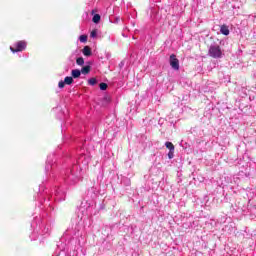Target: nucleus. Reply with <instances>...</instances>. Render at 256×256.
Segmentation results:
<instances>
[{"label":"nucleus","mask_w":256,"mask_h":256,"mask_svg":"<svg viewBox=\"0 0 256 256\" xmlns=\"http://www.w3.org/2000/svg\"><path fill=\"white\" fill-rule=\"evenodd\" d=\"M91 162V154L89 152L82 153L77 159V164H74L70 169L61 171L62 162L57 157V154L52 153L47 156L45 173L48 177L56 179L59 173L67 185H76L81 179V171L83 167H87Z\"/></svg>","instance_id":"obj_1"},{"label":"nucleus","mask_w":256,"mask_h":256,"mask_svg":"<svg viewBox=\"0 0 256 256\" xmlns=\"http://www.w3.org/2000/svg\"><path fill=\"white\" fill-rule=\"evenodd\" d=\"M38 207L43 209H49L53 211L55 201H65V188L59 185H55L52 189L45 187L41 184L37 194Z\"/></svg>","instance_id":"obj_2"},{"label":"nucleus","mask_w":256,"mask_h":256,"mask_svg":"<svg viewBox=\"0 0 256 256\" xmlns=\"http://www.w3.org/2000/svg\"><path fill=\"white\" fill-rule=\"evenodd\" d=\"M86 210V214L88 217H95L96 215H99L100 211H103L105 209V204L101 202L99 204V207H97V202L95 200H87L85 203H82L81 208Z\"/></svg>","instance_id":"obj_3"},{"label":"nucleus","mask_w":256,"mask_h":256,"mask_svg":"<svg viewBox=\"0 0 256 256\" xmlns=\"http://www.w3.org/2000/svg\"><path fill=\"white\" fill-rule=\"evenodd\" d=\"M39 218L35 217V220L31 223V227L40 235H47L51 233V223L46 218L42 219L41 222L37 223Z\"/></svg>","instance_id":"obj_4"},{"label":"nucleus","mask_w":256,"mask_h":256,"mask_svg":"<svg viewBox=\"0 0 256 256\" xmlns=\"http://www.w3.org/2000/svg\"><path fill=\"white\" fill-rule=\"evenodd\" d=\"M208 53L213 59H221L223 57V52L219 46H210Z\"/></svg>","instance_id":"obj_5"},{"label":"nucleus","mask_w":256,"mask_h":256,"mask_svg":"<svg viewBox=\"0 0 256 256\" xmlns=\"http://www.w3.org/2000/svg\"><path fill=\"white\" fill-rule=\"evenodd\" d=\"M25 49H27V42L23 40L16 42L14 47H10V51H12V53H19L21 51H25Z\"/></svg>","instance_id":"obj_6"},{"label":"nucleus","mask_w":256,"mask_h":256,"mask_svg":"<svg viewBox=\"0 0 256 256\" xmlns=\"http://www.w3.org/2000/svg\"><path fill=\"white\" fill-rule=\"evenodd\" d=\"M169 63L174 71H179V59H177V55L171 54Z\"/></svg>","instance_id":"obj_7"},{"label":"nucleus","mask_w":256,"mask_h":256,"mask_svg":"<svg viewBox=\"0 0 256 256\" xmlns=\"http://www.w3.org/2000/svg\"><path fill=\"white\" fill-rule=\"evenodd\" d=\"M36 199V207H38L39 209L42 210V212L44 213L43 216L47 215H51V213H53V210H49L47 207L46 208H43V206L39 207V202L37 201V196L35 197Z\"/></svg>","instance_id":"obj_8"},{"label":"nucleus","mask_w":256,"mask_h":256,"mask_svg":"<svg viewBox=\"0 0 256 256\" xmlns=\"http://www.w3.org/2000/svg\"><path fill=\"white\" fill-rule=\"evenodd\" d=\"M83 55H85V57H91L92 52H91V47L89 46H85L82 50Z\"/></svg>","instance_id":"obj_9"},{"label":"nucleus","mask_w":256,"mask_h":256,"mask_svg":"<svg viewBox=\"0 0 256 256\" xmlns=\"http://www.w3.org/2000/svg\"><path fill=\"white\" fill-rule=\"evenodd\" d=\"M220 33L222 34V35H229V26H227V25H222L221 27H220Z\"/></svg>","instance_id":"obj_10"},{"label":"nucleus","mask_w":256,"mask_h":256,"mask_svg":"<svg viewBox=\"0 0 256 256\" xmlns=\"http://www.w3.org/2000/svg\"><path fill=\"white\" fill-rule=\"evenodd\" d=\"M71 75L74 79H79V77H81V70L74 69L72 70Z\"/></svg>","instance_id":"obj_11"},{"label":"nucleus","mask_w":256,"mask_h":256,"mask_svg":"<svg viewBox=\"0 0 256 256\" xmlns=\"http://www.w3.org/2000/svg\"><path fill=\"white\" fill-rule=\"evenodd\" d=\"M81 73H83V75H89V73H91V66H84L81 69Z\"/></svg>","instance_id":"obj_12"},{"label":"nucleus","mask_w":256,"mask_h":256,"mask_svg":"<svg viewBox=\"0 0 256 256\" xmlns=\"http://www.w3.org/2000/svg\"><path fill=\"white\" fill-rule=\"evenodd\" d=\"M65 85H72L73 84V77L67 76L64 78Z\"/></svg>","instance_id":"obj_13"},{"label":"nucleus","mask_w":256,"mask_h":256,"mask_svg":"<svg viewBox=\"0 0 256 256\" xmlns=\"http://www.w3.org/2000/svg\"><path fill=\"white\" fill-rule=\"evenodd\" d=\"M110 102H111V97L110 96H104V98L102 100V104L104 106H107Z\"/></svg>","instance_id":"obj_14"},{"label":"nucleus","mask_w":256,"mask_h":256,"mask_svg":"<svg viewBox=\"0 0 256 256\" xmlns=\"http://www.w3.org/2000/svg\"><path fill=\"white\" fill-rule=\"evenodd\" d=\"M165 147L169 149V151H175V146L171 142H166Z\"/></svg>","instance_id":"obj_15"},{"label":"nucleus","mask_w":256,"mask_h":256,"mask_svg":"<svg viewBox=\"0 0 256 256\" xmlns=\"http://www.w3.org/2000/svg\"><path fill=\"white\" fill-rule=\"evenodd\" d=\"M93 23H99L101 21V15L95 14L92 18Z\"/></svg>","instance_id":"obj_16"},{"label":"nucleus","mask_w":256,"mask_h":256,"mask_svg":"<svg viewBox=\"0 0 256 256\" xmlns=\"http://www.w3.org/2000/svg\"><path fill=\"white\" fill-rule=\"evenodd\" d=\"M76 63L77 65H85V59H83V57H79L76 59Z\"/></svg>","instance_id":"obj_17"},{"label":"nucleus","mask_w":256,"mask_h":256,"mask_svg":"<svg viewBox=\"0 0 256 256\" xmlns=\"http://www.w3.org/2000/svg\"><path fill=\"white\" fill-rule=\"evenodd\" d=\"M89 85H97V78H90L88 80Z\"/></svg>","instance_id":"obj_18"},{"label":"nucleus","mask_w":256,"mask_h":256,"mask_svg":"<svg viewBox=\"0 0 256 256\" xmlns=\"http://www.w3.org/2000/svg\"><path fill=\"white\" fill-rule=\"evenodd\" d=\"M180 147L184 148V149H188L189 144L183 140H181L180 142Z\"/></svg>","instance_id":"obj_19"},{"label":"nucleus","mask_w":256,"mask_h":256,"mask_svg":"<svg viewBox=\"0 0 256 256\" xmlns=\"http://www.w3.org/2000/svg\"><path fill=\"white\" fill-rule=\"evenodd\" d=\"M107 87H108V85H107V83H100V89H101V91H107Z\"/></svg>","instance_id":"obj_20"},{"label":"nucleus","mask_w":256,"mask_h":256,"mask_svg":"<svg viewBox=\"0 0 256 256\" xmlns=\"http://www.w3.org/2000/svg\"><path fill=\"white\" fill-rule=\"evenodd\" d=\"M173 157H175V150H169L168 159H173Z\"/></svg>","instance_id":"obj_21"},{"label":"nucleus","mask_w":256,"mask_h":256,"mask_svg":"<svg viewBox=\"0 0 256 256\" xmlns=\"http://www.w3.org/2000/svg\"><path fill=\"white\" fill-rule=\"evenodd\" d=\"M79 40L81 41V43H87V35H81L79 37Z\"/></svg>","instance_id":"obj_22"},{"label":"nucleus","mask_w":256,"mask_h":256,"mask_svg":"<svg viewBox=\"0 0 256 256\" xmlns=\"http://www.w3.org/2000/svg\"><path fill=\"white\" fill-rule=\"evenodd\" d=\"M90 37H92L93 39H95V37H97V30L96 29L91 31Z\"/></svg>","instance_id":"obj_23"},{"label":"nucleus","mask_w":256,"mask_h":256,"mask_svg":"<svg viewBox=\"0 0 256 256\" xmlns=\"http://www.w3.org/2000/svg\"><path fill=\"white\" fill-rule=\"evenodd\" d=\"M58 87H59V89H63L65 87V81H60L58 83Z\"/></svg>","instance_id":"obj_24"},{"label":"nucleus","mask_w":256,"mask_h":256,"mask_svg":"<svg viewBox=\"0 0 256 256\" xmlns=\"http://www.w3.org/2000/svg\"><path fill=\"white\" fill-rule=\"evenodd\" d=\"M93 191H95L93 188H91V191H89V193H93Z\"/></svg>","instance_id":"obj_25"}]
</instances>
